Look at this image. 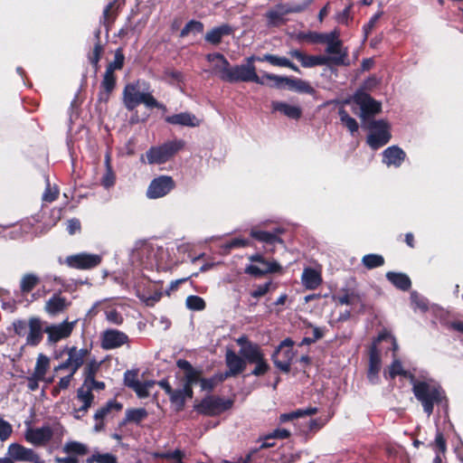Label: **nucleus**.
<instances>
[{"label":"nucleus","mask_w":463,"mask_h":463,"mask_svg":"<svg viewBox=\"0 0 463 463\" xmlns=\"http://www.w3.org/2000/svg\"><path fill=\"white\" fill-rule=\"evenodd\" d=\"M410 383L415 398L420 402L428 416L432 414L435 405L446 401L445 392L434 380H418L413 374H410Z\"/></svg>","instance_id":"1"},{"label":"nucleus","mask_w":463,"mask_h":463,"mask_svg":"<svg viewBox=\"0 0 463 463\" xmlns=\"http://www.w3.org/2000/svg\"><path fill=\"white\" fill-rule=\"evenodd\" d=\"M66 432L60 421L53 420L44 423L41 427H27L24 431V439L34 447H44L52 439L61 442Z\"/></svg>","instance_id":"2"},{"label":"nucleus","mask_w":463,"mask_h":463,"mask_svg":"<svg viewBox=\"0 0 463 463\" xmlns=\"http://www.w3.org/2000/svg\"><path fill=\"white\" fill-rule=\"evenodd\" d=\"M123 103L129 111L140 104H144L148 109L156 108L165 110V106L158 102L150 92L139 91L137 83H129L125 86Z\"/></svg>","instance_id":"3"},{"label":"nucleus","mask_w":463,"mask_h":463,"mask_svg":"<svg viewBox=\"0 0 463 463\" xmlns=\"http://www.w3.org/2000/svg\"><path fill=\"white\" fill-rule=\"evenodd\" d=\"M184 146V141L182 139H175L167 141L161 146L150 147L146 157L149 165H161L167 162L178 151Z\"/></svg>","instance_id":"4"},{"label":"nucleus","mask_w":463,"mask_h":463,"mask_svg":"<svg viewBox=\"0 0 463 463\" xmlns=\"http://www.w3.org/2000/svg\"><path fill=\"white\" fill-rule=\"evenodd\" d=\"M288 53L291 57L300 61L301 65L305 68L327 65L329 62L335 65H348V62H346L347 51H345L340 56L332 57L325 55H307L299 50H291Z\"/></svg>","instance_id":"5"},{"label":"nucleus","mask_w":463,"mask_h":463,"mask_svg":"<svg viewBox=\"0 0 463 463\" xmlns=\"http://www.w3.org/2000/svg\"><path fill=\"white\" fill-rule=\"evenodd\" d=\"M233 402L216 396H208L194 406L197 412L206 416H215L232 407Z\"/></svg>","instance_id":"6"},{"label":"nucleus","mask_w":463,"mask_h":463,"mask_svg":"<svg viewBox=\"0 0 463 463\" xmlns=\"http://www.w3.org/2000/svg\"><path fill=\"white\" fill-rule=\"evenodd\" d=\"M64 353L67 354L68 358L54 368L55 372L69 370L71 373H76L90 354L87 348L79 349L75 346L65 347Z\"/></svg>","instance_id":"7"},{"label":"nucleus","mask_w":463,"mask_h":463,"mask_svg":"<svg viewBox=\"0 0 463 463\" xmlns=\"http://www.w3.org/2000/svg\"><path fill=\"white\" fill-rule=\"evenodd\" d=\"M267 80L264 74L260 77L256 72V68L253 64L246 63L236 65L232 68L231 75L228 82H255L260 85H265Z\"/></svg>","instance_id":"8"},{"label":"nucleus","mask_w":463,"mask_h":463,"mask_svg":"<svg viewBox=\"0 0 463 463\" xmlns=\"http://www.w3.org/2000/svg\"><path fill=\"white\" fill-rule=\"evenodd\" d=\"M369 128L372 132L367 137V143L373 149L380 148L391 139L389 125L386 121L373 120L369 123Z\"/></svg>","instance_id":"9"},{"label":"nucleus","mask_w":463,"mask_h":463,"mask_svg":"<svg viewBox=\"0 0 463 463\" xmlns=\"http://www.w3.org/2000/svg\"><path fill=\"white\" fill-rule=\"evenodd\" d=\"M264 77L267 80L273 81V87L281 88L283 86H287L288 89L301 93L312 94L314 92V89L310 86V84L307 81L300 79H293L270 73H264Z\"/></svg>","instance_id":"10"},{"label":"nucleus","mask_w":463,"mask_h":463,"mask_svg":"<svg viewBox=\"0 0 463 463\" xmlns=\"http://www.w3.org/2000/svg\"><path fill=\"white\" fill-rule=\"evenodd\" d=\"M309 37L313 43L327 44L326 52L334 56H340L345 51L342 50V42L338 39L339 32L337 30L327 33H313Z\"/></svg>","instance_id":"11"},{"label":"nucleus","mask_w":463,"mask_h":463,"mask_svg":"<svg viewBox=\"0 0 463 463\" xmlns=\"http://www.w3.org/2000/svg\"><path fill=\"white\" fill-rule=\"evenodd\" d=\"M7 456L15 462L44 463L35 450L15 442L8 446Z\"/></svg>","instance_id":"12"},{"label":"nucleus","mask_w":463,"mask_h":463,"mask_svg":"<svg viewBox=\"0 0 463 463\" xmlns=\"http://www.w3.org/2000/svg\"><path fill=\"white\" fill-rule=\"evenodd\" d=\"M251 262H258L264 264V268H260L258 265H248L245 269V273L254 276L260 277L268 273L279 272L281 270V266L277 261H268L260 254H253L249 257Z\"/></svg>","instance_id":"13"},{"label":"nucleus","mask_w":463,"mask_h":463,"mask_svg":"<svg viewBox=\"0 0 463 463\" xmlns=\"http://www.w3.org/2000/svg\"><path fill=\"white\" fill-rule=\"evenodd\" d=\"M175 187V182L171 176L161 175L151 181L146 196L150 199L161 198L169 194Z\"/></svg>","instance_id":"14"},{"label":"nucleus","mask_w":463,"mask_h":463,"mask_svg":"<svg viewBox=\"0 0 463 463\" xmlns=\"http://www.w3.org/2000/svg\"><path fill=\"white\" fill-rule=\"evenodd\" d=\"M66 264L73 269H89L97 267L101 262V256L81 252L66 258Z\"/></svg>","instance_id":"15"},{"label":"nucleus","mask_w":463,"mask_h":463,"mask_svg":"<svg viewBox=\"0 0 463 463\" xmlns=\"http://www.w3.org/2000/svg\"><path fill=\"white\" fill-rule=\"evenodd\" d=\"M206 60L213 64V73L228 82L232 67L224 55L219 52L209 53Z\"/></svg>","instance_id":"16"},{"label":"nucleus","mask_w":463,"mask_h":463,"mask_svg":"<svg viewBox=\"0 0 463 463\" xmlns=\"http://www.w3.org/2000/svg\"><path fill=\"white\" fill-rule=\"evenodd\" d=\"M354 100L360 107L362 112L361 117L364 118L373 116L381 111V103L373 99L367 93H356L354 97Z\"/></svg>","instance_id":"17"},{"label":"nucleus","mask_w":463,"mask_h":463,"mask_svg":"<svg viewBox=\"0 0 463 463\" xmlns=\"http://www.w3.org/2000/svg\"><path fill=\"white\" fill-rule=\"evenodd\" d=\"M128 342V336L117 329H107L101 335V347L104 350L116 349Z\"/></svg>","instance_id":"18"},{"label":"nucleus","mask_w":463,"mask_h":463,"mask_svg":"<svg viewBox=\"0 0 463 463\" xmlns=\"http://www.w3.org/2000/svg\"><path fill=\"white\" fill-rule=\"evenodd\" d=\"M76 321L68 322L63 321L57 325H51L44 328V332L48 335V341L50 343H57L63 338L71 335Z\"/></svg>","instance_id":"19"},{"label":"nucleus","mask_w":463,"mask_h":463,"mask_svg":"<svg viewBox=\"0 0 463 463\" xmlns=\"http://www.w3.org/2000/svg\"><path fill=\"white\" fill-rule=\"evenodd\" d=\"M122 407L123 406L120 402H118L116 400H110L106 402L105 405L97 410L94 414V420H96V423L93 427L94 431H101L105 427L104 419L113 411H120Z\"/></svg>","instance_id":"20"},{"label":"nucleus","mask_w":463,"mask_h":463,"mask_svg":"<svg viewBox=\"0 0 463 463\" xmlns=\"http://www.w3.org/2000/svg\"><path fill=\"white\" fill-rule=\"evenodd\" d=\"M176 365L179 369L184 371V379L185 387H190L200 382L202 371L194 368L190 362L184 359L176 361Z\"/></svg>","instance_id":"21"},{"label":"nucleus","mask_w":463,"mask_h":463,"mask_svg":"<svg viewBox=\"0 0 463 463\" xmlns=\"http://www.w3.org/2000/svg\"><path fill=\"white\" fill-rule=\"evenodd\" d=\"M28 333L26 335V345L30 346L38 345L43 337L44 328L40 318L31 317L28 321Z\"/></svg>","instance_id":"22"},{"label":"nucleus","mask_w":463,"mask_h":463,"mask_svg":"<svg viewBox=\"0 0 463 463\" xmlns=\"http://www.w3.org/2000/svg\"><path fill=\"white\" fill-rule=\"evenodd\" d=\"M225 364L230 373L237 376L246 369L248 361L240 353L236 354L233 350L228 349L225 353Z\"/></svg>","instance_id":"23"},{"label":"nucleus","mask_w":463,"mask_h":463,"mask_svg":"<svg viewBox=\"0 0 463 463\" xmlns=\"http://www.w3.org/2000/svg\"><path fill=\"white\" fill-rule=\"evenodd\" d=\"M254 352H250L248 354V364H255L254 369L251 371V374L254 376H261L268 373L269 370V364L265 359V354L262 349L253 350Z\"/></svg>","instance_id":"24"},{"label":"nucleus","mask_w":463,"mask_h":463,"mask_svg":"<svg viewBox=\"0 0 463 463\" xmlns=\"http://www.w3.org/2000/svg\"><path fill=\"white\" fill-rule=\"evenodd\" d=\"M293 357L294 353L292 348H282V350L276 349L271 356V359L275 366L278 367L280 371L288 373L290 371V365Z\"/></svg>","instance_id":"25"},{"label":"nucleus","mask_w":463,"mask_h":463,"mask_svg":"<svg viewBox=\"0 0 463 463\" xmlns=\"http://www.w3.org/2000/svg\"><path fill=\"white\" fill-rule=\"evenodd\" d=\"M405 158V152L397 146H389L383 152V163L387 166L393 165L399 167L404 162Z\"/></svg>","instance_id":"26"},{"label":"nucleus","mask_w":463,"mask_h":463,"mask_svg":"<svg viewBox=\"0 0 463 463\" xmlns=\"http://www.w3.org/2000/svg\"><path fill=\"white\" fill-rule=\"evenodd\" d=\"M381 369V355L375 345L370 348L369 369L367 378L371 383L375 384L378 383V373Z\"/></svg>","instance_id":"27"},{"label":"nucleus","mask_w":463,"mask_h":463,"mask_svg":"<svg viewBox=\"0 0 463 463\" xmlns=\"http://www.w3.org/2000/svg\"><path fill=\"white\" fill-rule=\"evenodd\" d=\"M77 399L82 403V405L74 411V417L79 420L82 418L90 408L94 400V395L92 394V392H90L89 388H85L82 385L77 391Z\"/></svg>","instance_id":"28"},{"label":"nucleus","mask_w":463,"mask_h":463,"mask_svg":"<svg viewBox=\"0 0 463 463\" xmlns=\"http://www.w3.org/2000/svg\"><path fill=\"white\" fill-rule=\"evenodd\" d=\"M282 232L283 229L280 228H276L273 232L252 229L250 231V236L268 245H275L276 243H283V241L279 237Z\"/></svg>","instance_id":"29"},{"label":"nucleus","mask_w":463,"mask_h":463,"mask_svg":"<svg viewBox=\"0 0 463 463\" xmlns=\"http://www.w3.org/2000/svg\"><path fill=\"white\" fill-rule=\"evenodd\" d=\"M193 394V388L183 385L180 389H173L172 393L169 395V399L176 411H182L184 407L186 399H191Z\"/></svg>","instance_id":"30"},{"label":"nucleus","mask_w":463,"mask_h":463,"mask_svg":"<svg viewBox=\"0 0 463 463\" xmlns=\"http://www.w3.org/2000/svg\"><path fill=\"white\" fill-rule=\"evenodd\" d=\"M165 121L172 125L191 128L198 127L200 125V120L194 114L189 112H182L168 116L165 118Z\"/></svg>","instance_id":"31"},{"label":"nucleus","mask_w":463,"mask_h":463,"mask_svg":"<svg viewBox=\"0 0 463 463\" xmlns=\"http://www.w3.org/2000/svg\"><path fill=\"white\" fill-rule=\"evenodd\" d=\"M301 282L307 289L317 288L322 283L320 271L313 268H305L301 275Z\"/></svg>","instance_id":"32"},{"label":"nucleus","mask_w":463,"mask_h":463,"mask_svg":"<svg viewBox=\"0 0 463 463\" xmlns=\"http://www.w3.org/2000/svg\"><path fill=\"white\" fill-rule=\"evenodd\" d=\"M232 33L233 30L232 26L227 24H223L220 26L213 27L207 32L204 36V40L213 45H218L221 43L223 36L230 35Z\"/></svg>","instance_id":"33"},{"label":"nucleus","mask_w":463,"mask_h":463,"mask_svg":"<svg viewBox=\"0 0 463 463\" xmlns=\"http://www.w3.org/2000/svg\"><path fill=\"white\" fill-rule=\"evenodd\" d=\"M271 108L273 111H278L292 119H298L302 115V109L299 106L283 101H272Z\"/></svg>","instance_id":"34"},{"label":"nucleus","mask_w":463,"mask_h":463,"mask_svg":"<svg viewBox=\"0 0 463 463\" xmlns=\"http://www.w3.org/2000/svg\"><path fill=\"white\" fill-rule=\"evenodd\" d=\"M70 306V302L66 298L61 297L59 294H54L45 304V311L55 316L64 311Z\"/></svg>","instance_id":"35"},{"label":"nucleus","mask_w":463,"mask_h":463,"mask_svg":"<svg viewBox=\"0 0 463 463\" xmlns=\"http://www.w3.org/2000/svg\"><path fill=\"white\" fill-rule=\"evenodd\" d=\"M288 14L287 9L283 4L277 5L273 9L266 13L268 24L270 26H277L284 23V16Z\"/></svg>","instance_id":"36"},{"label":"nucleus","mask_w":463,"mask_h":463,"mask_svg":"<svg viewBox=\"0 0 463 463\" xmlns=\"http://www.w3.org/2000/svg\"><path fill=\"white\" fill-rule=\"evenodd\" d=\"M386 278L397 288L403 291L408 290L411 286L410 278L403 273L389 271L386 273Z\"/></svg>","instance_id":"37"},{"label":"nucleus","mask_w":463,"mask_h":463,"mask_svg":"<svg viewBox=\"0 0 463 463\" xmlns=\"http://www.w3.org/2000/svg\"><path fill=\"white\" fill-rule=\"evenodd\" d=\"M258 61H268L269 63H270L271 65H274V66L287 67V68L293 70L294 71H297V72L299 71V69L293 62H291L288 59H287L285 57H279L277 55L267 53V54H264L262 57H259Z\"/></svg>","instance_id":"38"},{"label":"nucleus","mask_w":463,"mask_h":463,"mask_svg":"<svg viewBox=\"0 0 463 463\" xmlns=\"http://www.w3.org/2000/svg\"><path fill=\"white\" fill-rule=\"evenodd\" d=\"M236 343L241 346L239 351L240 354L245 359L248 358L249 354H250V352H254L253 350H259L261 348L257 343L249 341L246 335H241L237 338Z\"/></svg>","instance_id":"39"},{"label":"nucleus","mask_w":463,"mask_h":463,"mask_svg":"<svg viewBox=\"0 0 463 463\" xmlns=\"http://www.w3.org/2000/svg\"><path fill=\"white\" fill-rule=\"evenodd\" d=\"M49 365H50L49 357L43 354H40L37 356L34 371L33 373L35 374V376L38 378L44 379L45 374L48 371Z\"/></svg>","instance_id":"40"},{"label":"nucleus","mask_w":463,"mask_h":463,"mask_svg":"<svg viewBox=\"0 0 463 463\" xmlns=\"http://www.w3.org/2000/svg\"><path fill=\"white\" fill-rule=\"evenodd\" d=\"M39 282L40 279L35 274L28 273L24 275L20 282V288L22 293H29Z\"/></svg>","instance_id":"41"},{"label":"nucleus","mask_w":463,"mask_h":463,"mask_svg":"<svg viewBox=\"0 0 463 463\" xmlns=\"http://www.w3.org/2000/svg\"><path fill=\"white\" fill-rule=\"evenodd\" d=\"M63 451L67 454L82 456L88 453V447L79 441H68L63 446Z\"/></svg>","instance_id":"42"},{"label":"nucleus","mask_w":463,"mask_h":463,"mask_svg":"<svg viewBox=\"0 0 463 463\" xmlns=\"http://www.w3.org/2000/svg\"><path fill=\"white\" fill-rule=\"evenodd\" d=\"M362 263L366 269H373L382 267L384 264V258L380 254H366L362 258Z\"/></svg>","instance_id":"43"},{"label":"nucleus","mask_w":463,"mask_h":463,"mask_svg":"<svg viewBox=\"0 0 463 463\" xmlns=\"http://www.w3.org/2000/svg\"><path fill=\"white\" fill-rule=\"evenodd\" d=\"M338 114H339V118H340L342 124H344L346 127V128L350 131V133L352 135H354L355 132H357V130H358L357 121L354 118L349 116V114L347 113V111L345 109H343V108L339 109Z\"/></svg>","instance_id":"44"},{"label":"nucleus","mask_w":463,"mask_h":463,"mask_svg":"<svg viewBox=\"0 0 463 463\" xmlns=\"http://www.w3.org/2000/svg\"><path fill=\"white\" fill-rule=\"evenodd\" d=\"M315 0H301L299 2H289L283 4L288 14L304 12Z\"/></svg>","instance_id":"45"},{"label":"nucleus","mask_w":463,"mask_h":463,"mask_svg":"<svg viewBox=\"0 0 463 463\" xmlns=\"http://www.w3.org/2000/svg\"><path fill=\"white\" fill-rule=\"evenodd\" d=\"M97 43H95L92 52L89 54L88 58L90 62L94 66L95 71L98 70L99 61L103 52V46L99 42V33H96Z\"/></svg>","instance_id":"46"},{"label":"nucleus","mask_w":463,"mask_h":463,"mask_svg":"<svg viewBox=\"0 0 463 463\" xmlns=\"http://www.w3.org/2000/svg\"><path fill=\"white\" fill-rule=\"evenodd\" d=\"M147 415L148 413L144 408L127 410L125 421H131L138 424L146 419Z\"/></svg>","instance_id":"47"},{"label":"nucleus","mask_w":463,"mask_h":463,"mask_svg":"<svg viewBox=\"0 0 463 463\" xmlns=\"http://www.w3.org/2000/svg\"><path fill=\"white\" fill-rule=\"evenodd\" d=\"M388 374L391 379H394L397 375H402L410 379V374L411 373L403 369L400 360L394 359L389 366Z\"/></svg>","instance_id":"48"},{"label":"nucleus","mask_w":463,"mask_h":463,"mask_svg":"<svg viewBox=\"0 0 463 463\" xmlns=\"http://www.w3.org/2000/svg\"><path fill=\"white\" fill-rule=\"evenodd\" d=\"M117 463V458L110 453H93L86 459V463Z\"/></svg>","instance_id":"49"},{"label":"nucleus","mask_w":463,"mask_h":463,"mask_svg":"<svg viewBox=\"0 0 463 463\" xmlns=\"http://www.w3.org/2000/svg\"><path fill=\"white\" fill-rule=\"evenodd\" d=\"M203 31V24L200 21L191 20L180 32L181 37H185L189 33H199Z\"/></svg>","instance_id":"50"},{"label":"nucleus","mask_w":463,"mask_h":463,"mask_svg":"<svg viewBox=\"0 0 463 463\" xmlns=\"http://www.w3.org/2000/svg\"><path fill=\"white\" fill-rule=\"evenodd\" d=\"M125 56L122 49L118 48L115 52L114 60L111 61L106 69V71L114 73L116 70H121L124 65Z\"/></svg>","instance_id":"51"},{"label":"nucleus","mask_w":463,"mask_h":463,"mask_svg":"<svg viewBox=\"0 0 463 463\" xmlns=\"http://www.w3.org/2000/svg\"><path fill=\"white\" fill-rule=\"evenodd\" d=\"M187 308L195 311L203 310L206 307L205 301L203 298L195 295L188 296L185 300Z\"/></svg>","instance_id":"52"},{"label":"nucleus","mask_w":463,"mask_h":463,"mask_svg":"<svg viewBox=\"0 0 463 463\" xmlns=\"http://www.w3.org/2000/svg\"><path fill=\"white\" fill-rule=\"evenodd\" d=\"M100 363L97 360L93 359L89 361L83 370L84 381H90L92 378H95L96 373L99 370Z\"/></svg>","instance_id":"53"},{"label":"nucleus","mask_w":463,"mask_h":463,"mask_svg":"<svg viewBox=\"0 0 463 463\" xmlns=\"http://www.w3.org/2000/svg\"><path fill=\"white\" fill-rule=\"evenodd\" d=\"M155 384L153 381H146L144 383L138 382L137 385L132 389L135 391L139 398H146L149 395L148 390Z\"/></svg>","instance_id":"54"},{"label":"nucleus","mask_w":463,"mask_h":463,"mask_svg":"<svg viewBox=\"0 0 463 463\" xmlns=\"http://www.w3.org/2000/svg\"><path fill=\"white\" fill-rule=\"evenodd\" d=\"M115 86H116V77H115L114 73L105 71L101 84H100L101 89L106 90L107 92H112Z\"/></svg>","instance_id":"55"},{"label":"nucleus","mask_w":463,"mask_h":463,"mask_svg":"<svg viewBox=\"0 0 463 463\" xmlns=\"http://www.w3.org/2000/svg\"><path fill=\"white\" fill-rule=\"evenodd\" d=\"M13 433L12 425L5 420L0 418V441L7 440Z\"/></svg>","instance_id":"56"},{"label":"nucleus","mask_w":463,"mask_h":463,"mask_svg":"<svg viewBox=\"0 0 463 463\" xmlns=\"http://www.w3.org/2000/svg\"><path fill=\"white\" fill-rule=\"evenodd\" d=\"M383 15V12L380 11L377 14H375L373 16L371 17L369 22L364 25L363 31H364V42H365L368 38L369 33L375 26L377 21L380 19V17Z\"/></svg>","instance_id":"57"},{"label":"nucleus","mask_w":463,"mask_h":463,"mask_svg":"<svg viewBox=\"0 0 463 463\" xmlns=\"http://www.w3.org/2000/svg\"><path fill=\"white\" fill-rule=\"evenodd\" d=\"M138 382L139 381L137 379V371L128 370L124 373V383L128 388L133 389L135 387V385H137L138 383Z\"/></svg>","instance_id":"58"},{"label":"nucleus","mask_w":463,"mask_h":463,"mask_svg":"<svg viewBox=\"0 0 463 463\" xmlns=\"http://www.w3.org/2000/svg\"><path fill=\"white\" fill-rule=\"evenodd\" d=\"M411 302L415 305L416 307L420 308L422 311H426L428 309V301L425 298L421 297L417 292L411 293Z\"/></svg>","instance_id":"59"},{"label":"nucleus","mask_w":463,"mask_h":463,"mask_svg":"<svg viewBox=\"0 0 463 463\" xmlns=\"http://www.w3.org/2000/svg\"><path fill=\"white\" fill-rule=\"evenodd\" d=\"M58 194H59V190L56 187L52 188L50 186V184H48L47 187L43 194V200L44 202L52 203L57 199Z\"/></svg>","instance_id":"60"},{"label":"nucleus","mask_w":463,"mask_h":463,"mask_svg":"<svg viewBox=\"0 0 463 463\" xmlns=\"http://www.w3.org/2000/svg\"><path fill=\"white\" fill-rule=\"evenodd\" d=\"M14 333L20 336L25 335L27 333L29 326L28 323L24 320H16L13 323Z\"/></svg>","instance_id":"61"},{"label":"nucleus","mask_w":463,"mask_h":463,"mask_svg":"<svg viewBox=\"0 0 463 463\" xmlns=\"http://www.w3.org/2000/svg\"><path fill=\"white\" fill-rule=\"evenodd\" d=\"M101 184L105 188H109L115 184V175L111 167L106 170L105 175L102 177Z\"/></svg>","instance_id":"62"},{"label":"nucleus","mask_w":463,"mask_h":463,"mask_svg":"<svg viewBox=\"0 0 463 463\" xmlns=\"http://www.w3.org/2000/svg\"><path fill=\"white\" fill-rule=\"evenodd\" d=\"M271 282H266L262 285H259L254 290L250 292V296L259 298L264 295H266L270 288Z\"/></svg>","instance_id":"63"},{"label":"nucleus","mask_w":463,"mask_h":463,"mask_svg":"<svg viewBox=\"0 0 463 463\" xmlns=\"http://www.w3.org/2000/svg\"><path fill=\"white\" fill-rule=\"evenodd\" d=\"M200 386L203 391H212L216 385V379L214 376L211 378H202L200 379Z\"/></svg>","instance_id":"64"}]
</instances>
